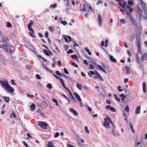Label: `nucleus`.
I'll return each mask as SVG.
<instances>
[{"mask_svg": "<svg viewBox=\"0 0 147 147\" xmlns=\"http://www.w3.org/2000/svg\"><path fill=\"white\" fill-rule=\"evenodd\" d=\"M55 73L57 75L60 76L61 73L59 71H56Z\"/></svg>", "mask_w": 147, "mask_h": 147, "instance_id": "64", "label": "nucleus"}, {"mask_svg": "<svg viewBox=\"0 0 147 147\" xmlns=\"http://www.w3.org/2000/svg\"><path fill=\"white\" fill-rule=\"evenodd\" d=\"M38 56L41 59H43L44 61H45V62H46L47 61V60L45 59H44V58H43L40 55H38Z\"/></svg>", "mask_w": 147, "mask_h": 147, "instance_id": "50", "label": "nucleus"}, {"mask_svg": "<svg viewBox=\"0 0 147 147\" xmlns=\"http://www.w3.org/2000/svg\"><path fill=\"white\" fill-rule=\"evenodd\" d=\"M47 87L49 89H51L52 88V85L50 83L48 84L47 86Z\"/></svg>", "mask_w": 147, "mask_h": 147, "instance_id": "45", "label": "nucleus"}, {"mask_svg": "<svg viewBox=\"0 0 147 147\" xmlns=\"http://www.w3.org/2000/svg\"><path fill=\"white\" fill-rule=\"evenodd\" d=\"M64 39L66 42L68 41L70 42L71 40V38L69 36H67L66 37H65Z\"/></svg>", "mask_w": 147, "mask_h": 147, "instance_id": "17", "label": "nucleus"}, {"mask_svg": "<svg viewBox=\"0 0 147 147\" xmlns=\"http://www.w3.org/2000/svg\"><path fill=\"white\" fill-rule=\"evenodd\" d=\"M0 84H1V86L3 88L7 89L9 92H12L14 90V88L9 85L7 80L0 81Z\"/></svg>", "mask_w": 147, "mask_h": 147, "instance_id": "2", "label": "nucleus"}, {"mask_svg": "<svg viewBox=\"0 0 147 147\" xmlns=\"http://www.w3.org/2000/svg\"><path fill=\"white\" fill-rule=\"evenodd\" d=\"M125 110L127 112L129 111V108L128 105H127L125 108Z\"/></svg>", "mask_w": 147, "mask_h": 147, "instance_id": "44", "label": "nucleus"}, {"mask_svg": "<svg viewBox=\"0 0 147 147\" xmlns=\"http://www.w3.org/2000/svg\"><path fill=\"white\" fill-rule=\"evenodd\" d=\"M31 106V110H34L36 108V105L34 103H32L31 105H30Z\"/></svg>", "mask_w": 147, "mask_h": 147, "instance_id": "26", "label": "nucleus"}, {"mask_svg": "<svg viewBox=\"0 0 147 147\" xmlns=\"http://www.w3.org/2000/svg\"><path fill=\"white\" fill-rule=\"evenodd\" d=\"M120 22L121 23L124 24L125 23V21L124 19H121L120 20Z\"/></svg>", "mask_w": 147, "mask_h": 147, "instance_id": "46", "label": "nucleus"}, {"mask_svg": "<svg viewBox=\"0 0 147 147\" xmlns=\"http://www.w3.org/2000/svg\"><path fill=\"white\" fill-rule=\"evenodd\" d=\"M84 63L86 65H88V63L87 62L86 60H84L83 61Z\"/></svg>", "mask_w": 147, "mask_h": 147, "instance_id": "61", "label": "nucleus"}, {"mask_svg": "<svg viewBox=\"0 0 147 147\" xmlns=\"http://www.w3.org/2000/svg\"><path fill=\"white\" fill-rule=\"evenodd\" d=\"M95 75L96 76L94 77L95 78H98L101 80L104 81L103 79L102 78V76L99 73L96 72L95 73Z\"/></svg>", "mask_w": 147, "mask_h": 147, "instance_id": "12", "label": "nucleus"}, {"mask_svg": "<svg viewBox=\"0 0 147 147\" xmlns=\"http://www.w3.org/2000/svg\"><path fill=\"white\" fill-rule=\"evenodd\" d=\"M85 131L87 133H90V131L88 129V127L87 126H86L85 127Z\"/></svg>", "mask_w": 147, "mask_h": 147, "instance_id": "42", "label": "nucleus"}, {"mask_svg": "<svg viewBox=\"0 0 147 147\" xmlns=\"http://www.w3.org/2000/svg\"><path fill=\"white\" fill-rule=\"evenodd\" d=\"M59 80L61 84H62L63 86H65V83L63 80L61 78Z\"/></svg>", "mask_w": 147, "mask_h": 147, "instance_id": "37", "label": "nucleus"}, {"mask_svg": "<svg viewBox=\"0 0 147 147\" xmlns=\"http://www.w3.org/2000/svg\"><path fill=\"white\" fill-rule=\"evenodd\" d=\"M59 136V134L58 132L56 133V134L54 136L55 137H57Z\"/></svg>", "mask_w": 147, "mask_h": 147, "instance_id": "60", "label": "nucleus"}, {"mask_svg": "<svg viewBox=\"0 0 147 147\" xmlns=\"http://www.w3.org/2000/svg\"><path fill=\"white\" fill-rule=\"evenodd\" d=\"M72 65H74L75 67H78V65L74 63H72Z\"/></svg>", "mask_w": 147, "mask_h": 147, "instance_id": "63", "label": "nucleus"}, {"mask_svg": "<svg viewBox=\"0 0 147 147\" xmlns=\"http://www.w3.org/2000/svg\"><path fill=\"white\" fill-rule=\"evenodd\" d=\"M7 26L8 27H12V25L9 22H7Z\"/></svg>", "mask_w": 147, "mask_h": 147, "instance_id": "40", "label": "nucleus"}, {"mask_svg": "<svg viewBox=\"0 0 147 147\" xmlns=\"http://www.w3.org/2000/svg\"><path fill=\"white\" fill-rule=\"evenodd\" d=\"M64 72L66 74H69L68 71L65 68L64 69Z\"/></svg>", "mask_w": 147, "mask_h": 147, "instance_id": "49", "label": "nucleus"}, {"mask_svg": "<svg viewBox=\"0 0 147 147\" xmlns=\"http://www.w3.org/2000/svg\"><path fill=\"white\" fill-rule=\"evenodd\" d=\"M141 107L140 106H138L136 109V114H138L140 113V110Z\"/></svg>", "mask_w": 147, "mask_h": 147, "instance_id": "19", "label": "nucleus"}, {"mask_svg": "<svg viewBox=\"0 0 147 147\" xmlns=\"http://www.w3.org/2000/svg\"><path fill=\"white\" fill-rule=\"evenodd\" d=\"M128 81H129V80H128V78H125L124 79V82L125 83H126V82H128Z\"/></svg>", "mask_w": 147, "mask_h": 147, "instance_id": "62", "label": "nucleus"}, {"mask_svg": "<svg viewBox=\"0 0 147 147\" xmlns=\"http://www.w3.org/2000/svg\"><path fill=\"white\" fill-rule=\"evenodd\" d=\"M127 8L129 9V11H128L127 9H125V11L127 15L128 16L129 18L131 20L132 19H133L132 17L130 15V13L133 12L134 10L133 7H130V6H128Z\"/></svg>", "mask_w": 147, "mask_h": 147, "instance_id": "4", "label": "nucleus"}, {"mask_svg": "<svg viewBox=\"0 0 147 147\" xmlns=\"http://www.w3.org/2000/svg\"><path fill=\"white\" fill-rule=\"evenodd\" d=\"M11 83L13 85H15L16 84L15 83L14 80H12L11 81Z\"/></svg>", "mask_w": 147, "mask_h": 147, "instance_id": "55", "label": "nucleus"}, {"mask_svg": "<svg viewBox=\"0 0 147 147\" xmlns=\"http://www.w3.org/2000/svg\"><path fill=\"white\" fill-rule=\"evenodd\" d=\"M69 95H70V97L71 98H72L73 99V101H74L75 103H76V101L75 98H74L71 92H69Z\"/></svg>", "mask_w": 147, "mask_h": 147, "instance_id": "35", "label": "nucleus"}, {"mask_svg": "<svg viewBox=\"0 0 147 147\" xmlns=\"http://www.w3.org/2000/svg\"><path fill=\"white\" fill-rule=\"evenodd\" d=\"M85 49L89 55H91V52L90 51L89 49H88L86 47Z\"/></svg>", "mask_w": 147, "mask_h": 147, "instance_id": "36", "label": "nucleus"}, {"mask_svg": "<svg viewBox=\"0 0 147 147\" xmlns=\"http://www.w3.org/2000/svg\"><path fill=\"white\" fill-rule=\"evenodd\" d=\"M105 122L103 123V126L106 128L110 129V123H111L113 125V131L114 132V128L115 127L111 119L109 117L106 118L104 119Z\"/></svg>", "mask_w": 147, "mask_h": 147, "instance_id": "3", "label": "nucleus"}, {"mask_svg": "<svg viewBox=\"0 0 147 147\" xmlns=\"http://www.w3.org/2000/svg\"><path fill=\"white\" fill-rule=\"evenodd\" d=\"M67 147H75V146L71 144H67Z\"/></svg>", "mask_w": 147, "mask_h": 147, "instance_id": "54", "label": "nucleus"}, {"mask_svg": "<svg viewBox=\"0 0 147 147\" xmlns=\"http://www.w3.org/2000/svg\"><path fill=\"white\" fill-rule=\"evenodd\" d=\"M34 23V22L32 20H31L28 25V28L30 31H32L33 32V30L32 28V26L33 25Z\"/></svg>", "mask_w": 147, "mask_h": 147, "instance_id": "6", "label": "nucleus"}, {"mask_svg": "<svg viewBox=\"0 0 147 147\" xmlns=\"http://www.w3.org/2000/svg\"><path fill=\"white\" fill-rule=\"evenodd\" d=\"M142 61L145 59L147 61V53L143 55L141 57Z\"/></svg>", "mask_w": 147, "mask_h": 147, "instance_id": "16", "label": "nucleus"}, {"mask_svg": "<svg viewBox=\"0 0 147 147\" xmlns=\"http://www.w3.org/2000/svg\"><path fill=\"white\" fill-rule=\"evenodd\" d=\"M38 125L42 128L45 129H47V127L48 126L47 123L41 121L38 122Z\"/></svg>", "mask_w": 147, "mask_h": 147, "instance_id": "5", "label": "nucleus"}, {"mask_svg": "<svg viewBox=\"0 0 147 147\" xmlns=\"http://www.w3.org/2000/svg\"><path fill=\"white\" fill-rule=\"evenodd\" d=\"M36 77L38 79H41V78L40 76L38 74H37L36 75Z\"/></svg>", "mask_w": 147, "mask_h": 147, "instance_id": "56", "label": "nucleus"}, {"mask_svg": "<svg viewBox=\"0 0 147 147\" xmlns=\"http://www.w3.org/2000/svg\"><path fill=\"white\" fill-rule=\"evenodd\" d=\"M73 51L71 49H69L67 51V53L68 54H69L70 53H73Z\"/></svg>", "mask_w": 147, "mask_h": 147, "instance_id": "57", "label": "nucleus"}, {"mask_svg": "<svg viewBox=\"0 0 147 147\" xmlns=\"http://www.w3.org/2000/svg\"><path fill=\"white\" fill-rule=\"evenodd\" d=\"M114 96L116 100L118 102H120V99L117 97V96L116 94H114Z\"/></svg>", "mask_w": 147, "mask_h": 147, "instance_id": "31", "label": "nucleus"}, {"mask_svg": "<svg viewBox=\"0 0 147 147\" xmlns=\"http://www.w3.org/2000/svg\"><path fill=\"white\" fill-rule=\"evenodd\" d=\"M30 31L31 32H30L29 33V34L30 35V36H31V37H33L34 38L35 37V36L34 35V30H33V32L32 31Z\"/></svg>", "mask_w": 147, "mask_h": 147, "instance_id": "32", "label": "nucleus"}, {"mask_svg": "<svg viewBox=\"0 0 147 147\" xmlns=\"http://www.w3.org/2000/svg\"><path fill=\"white\" fill-rule=\"evenodd\" d=\"M43 52L47 56H49L50 55L52 56L53 55L52 53L49 50L43 49Z\"/></svg>", "mask_w": 147, "mask_h": 147, "instance_id": "7", "label": "nucleus"}, {"mask_svg": "<svg viewBox=\"0 0 147 147\" xmlns=\"http://www.w3.org/2000/svg\"><path fill=\"white\" fill-rule=\"evenodd\" d=\"M121 87L120 86H119L118 87V90L119 92H121L123 91L122 89H121Z\"/></svg>", "mask_w": 147, "mask_h": 147, "instance_id": "48", "label": "nucleus"}, {"mask_svg": "<svg viewBox=\"0 0 147 147\" xmlns=\"http://www.w3.org/2000/svg\"><path fill=\"white\" fill-rule=\"evenodd\" d=\"M137 12L139 15L140 20L142 16V11L140 8H137Z\"/></svg>", "mask_w": 147, "mask_h": 147, "instance_id": "10", "label": "nucleus"}, {"mask_svg": "<svg viewBox=\"0 0 147 147\" xmlns=\"http://www.w3.org/2000/svg\"><path fill=\"white\" fill-rule=\"evenodd\" d=\"M77 87L80 90H81L82 89V85L79 84H78L76 85Z\"/></svg>", "mask_w": 147, "mask_h": 147, "instance_id": "27", "label": "nucleus"}, {"mask_svg": "<svg viewBox=\"0 0 147 147\" xmlns=\"http://www.w3.org/2000/svg\"><path fill=\"white\" fill-rule=\"evenodd\" d=\"M5 101L7 103H8L10 101V98L9 97L7 96H4L3 97Z\"/></svg>", "mask_w": 147, "mask_h": 147, "instance_id": "25", "label": "nucleus"}, {"mask_svg": "<svg viewBox=\"0 0 147 147\" xmlns=\"http://www.w3.org/2000/svg\"><path fill=\"white\" fill-rule=\"evenodd\" d=\"M71 57L73 58V59H74L75 58L76 59H78V58L77 57V56L76 55H72L71 56Z\"/></svg>", "mask_w": 147, "mask_h": 147, "instance_id": "41", "label": "nucleus"}, {"mask_svg": "<svg viewBox=\"0 0 147 147\" xmlns=\"http://www.w3.org/2000/svg\"><path fill=\"white\" fill-rule=\"evenodd\" d=\"M143 91L144 92L146 91V84L145 82H144L143 83Z\"/></svg>", "mask_w": 147, "mask_h": 147, "instance_id": "21", "label": "nucleus"}, {"mask_svg": "<svg viewBox=\"0 0 147 147\" xmlns=\"http://www.w3.org/2000/svg\"><path fill=\"white\" fill-rule=\"evenodd\" d=\"M49 30H50L51 32H53L55 30L54 28L52 26H49Z\"/></svg>", "mask_w": 147, "mask_h": 147, "instance_id": "34", "label": "nucleus"}, {"mask_svg": "<svg viewBox=\"0 0 147 147\" xmlns=\"http://www.w3.org/2000/svg\"><path fill=\"white\" fill-rule=\"evenodd\" d=\"M125 68L127 71L126 74H129L130 73V70L129 67L128 66H125Z\"/></svg>", "mask_w": 147, "mask_h": 147, "instance_id": "23", "label": "nucleus"}, {"mask_svg": "<svg viewBox=\"0 0 147 147\" xmlns=\"http://www.w3.org/2000/svg\"><path fill=\"white\" fill-rule=\"evenodd\" d=\"M53 75L57 79H59V80L61 78L55 74H53Z\"/></svg>", "mask_w": 147, "mask_h": 147, "instance_id": "52", "label": "nucleus"}, {"mask_svg": "<svg viewBox=\"0 0 147 147\" xmlns=\"http://www.w3.org/2000/svg\"><path fill=\"white\" fill-rule=\"evenodd\" d=\"M52 101L54 102L56 104V105L57 106H59V105L58 104V102L56 99H53L52 100Z\"/></svg>", "mask_w": 147, "mask_h": 147, "instance_id": "39", "label": "nucleus"}, {"mask_svg": "<svg viewBox=\"0 0 147 147\" xmlns=\"http://www.w3.org/2000/svg\"><path fill=\"white\" fill-rule=\"evenodd\" d=\"M42 67L43 68L45 69L46 70L48 71H50V72L51 73H53V71L51 70H49V68H48V67H47V66L46 65H45L44 64H42Z\"/></svg>", "mask_w": 147, "mask_h": 147, "instance_id": "18", "label": "nucleus"}, {"mask_svg": "<svg viewBox=\"0 0 147 147\" xmlns=\"http://www.w3.org/2000/svg\"><path fill=\"white\" fill-rule=\"evenodd\" d=\"M119 5L123 8H125L126 7V6L127 5L125 2H124L123 3H119Z\"/></svg>", "mask_w": 147, "mask_h": 147, "instance_id": "24", "label": "nucleus"}, {"mask_svg": "<svg viewBox=\"0 0 147 147\" xmlns=\"http://www.w3.org/2000/svg\"><path fill=\"white\" fill-rule=\"evenodd\" d=\"M97 68L98 70H102L105 73H106V70L105 69H104V68L100 65H97Z\"/></svg>", "mask_w": 147, "mask_h": 147, "instance_id": "13", "label": "nucleus"}, {"mask_svg": "<svg viewBox=\"0 0 147 147\" xmlns=\"http://www.w3.org/2000/svg\"><path fill=\"white\" fill-rule=\"evenodd\" d=\"M88 8L89 10L91 11V12H94V9H92V7L91 6H88Z\"/></svg>", "mask_w": 147, "mask_h": 147, "instance_id": "43", "label": "nucleus"}, {"mask_svg": "<svg viewBox=\"0 0 147 147\" xmlns=\"http://www.w3.org/2000/svg\"><path fill=\"white\" fill-rule=\"evenodd\" d=\"M137 47L138 49V51L140 52V51L141 50V42H140V39L138 41V42H137Z\"/></svg>", "mask_w": 147, "mask_h": 147, "instance_id": "15", "label": "nucleus"}, {"mask_svg": "<svg viewBox=\"0 0 147 147\" xmlns=\"http://www.w3.org/2000/svg\"><path fill=\"white\" fill-rule=\"evenodd\" d=\"M128 3L130 5H131V6L132 5L134 4L133 1L131 0L129 1L128 2Z\"/></svg>", "mask_w": 147, "mask_h": 147, "instance_id": "38", "label": "nucleus"}, {"mask_svg": "<svg viewBox=\"0 0 147 147\" xmlns=\"http://www.w3.org/2000/svg\"><path fill=\"white\" fill-rule=\"evenodd\" d=\"M84 141L83 139H80L79 142V144L80 145L82 146L83 145V144L84 143Z\"/></svg>", "mask_w": 147, "mask_h": 147, "instance_id": "29", "label": "nucleus"}, {"mask_svg": "<svg viewBox=\"0 0 147 147\" xmlns=\"http://www.w3.org/2000/svg\"><path fill=\"white\" fill-rule=\"evenodd\" d=\"M13 116L14 118H16V115L15 114V113L14 112H13L11 113V117H12Z\"/></svg>", "mask_w": 147, "mask_h": 147, "instance_id": "47", "label": "nucleus"}, {"mask_svg": "<svg viewBox=\"0 0 147 147\" xmlns=\"http://www.w3.org/2000/svg\"><path fill=\"white\" fill-rule=\"evenodd\" d=\"M129 125H130V127L131 129L132 132L133 133H135V130H134V129L133 126L131 124V123H129Z\"/></svg>", "mask_w": 147, "mask_h": 147, "instance_id": "33", "label": "nucleus"}, {"mask_svg": "<svg viewBox=\"0 0 147 147\" xmlns=\"http://www.w3.org/2000/svg\"><path fill=\"white\" fill-rule=\"evenodd\" d=\"M9 39L5 35L3 34L0 36V46L3 47H7L9 46L8 43Z\"/></svg>", "mask_w": 147, "mask_h": 147, "instance_id": "1", "label": "nucleus"}, {"mask_svg": "<svg viewBox=\"0 0 147 147\" xmlns=\"http://www.w3.org/2000/svg\"><path fill=\"white\" fill-rule=\"evenodd\" d=\"M47 147H55L53 143L51 141H49L48 142Z\"/></svg>", "mask_w": 147, "mask_h": 147, "instance_id": "20", "label": "nucleus"}, {"mask_svg": "<svg viewBox=\"0 0 147 147\" xmlns=\"http://www.w3.org/2000/svg\"><path fill=\"white\" fill-rule=\"evenodd\" d=\"M105 109H106L108 110L109 109L112 111L113 112H115L116 111V109L113 107H111L109 105H107L105 107Z\"/></svg>", "mask_w": 147, "mask_h": 147, "instance_id": "9", "label": "nucleus"}, {"mask_svg": "<svg viewBox=\"0 0 147 147\" xmlns=\"http://www.w3.org/2000/svg\"><path fill=\"white\" fill-rule=\"evenodd\" d=\"M63 87L65 88L66 90H67L69 92H69H71L70 91V90H69L68 87H66L65 86H64Z\"/></svg>", "mask_w": 147, "mask_h": 147, "instance_id": "59", "label": "nucleus"}, {"mask_svg": "<svg viewBox=\"0 0 147 147\" xmlns=\"http://www.w3.org/2000/svg\"><path fill=\"white\" fill-rule=\"evenodd\" d=\"M131 22L135 26H137L136 21L134 19H132L131 20Z\"/></svg>", "mask_w": 147, "mask_h": 147, "instance_id": "28", "label": "nucleus"}, {"mask_svg": "<svg viewBox=\"0 0 147 147\" xmlns=\"http://www.w3.org/2000/svg\"><path fill=\"white\" fill-rule=\"evenodd\" d=\"M110 60L113 62H115L117 60L115 59L113 56L110 55Z\"/></svg>", "mask_w": 147, "mask_h": 147, "instance_id": "22", "label": "nucleus"}, {"mask_svg": "<svg viewBox=\"0 0 147 147\" xmlns=\"http://www.w3.org/2000/svg\"><path fill=\"white\" fill-rule=\"evenodd\" d=\"M98 21L99 26H101L102 24V18L100 14H98Z\"/></svg>", "mask_w": 147, "mask_h": 147, "instance_id": "8", "label": "nucleus"}, {"mask_svg": "<svg viewBox=\"0 0 147 147\" xmlns=\"http://www.w3.org/2000/svg\"><path fill=\"white\" fill-rule=\"evenodd\" d=\"M57 5L56 3H55L53 4H51L50 6V8H55L56 7H57Z\"/></svg>", "mask_w": 147, "mask_h": 147, "instance_id": "30", "label": "nucleus"}, {"mask_svg": "<svg viewBox=\"0 0 147 147\" xmlns=\"http://www.w3.org/2000/svg\"><path fill=\"white\" fill-rule=\"evenodd\" d=\"M136 60H137V61H138V62H139L140 61V58L138 57V54H137V58H136Z\"/></svg>", "mask_w": 147, "mask_h": 147, "instance_id": "58", "label": "nucleus"}, {"mask_svg": "<svg viewBox=\"0 0 147 147\" xmlns=\"http://www.w3.org/2000/svg\"><path fill=\"white\" fill-rule=\"evenodd\" d=\"M69 111L75 115L77 116L78 115V112L72 108H70Z\"/></svg>", "mask_w": 147, "mask_h": 147, "instance_id": "11", "label": "nucleus"}, {"mask_svg": "<svg viewBox=\"0 0 147 147\" xmlns=\"http://www.w3.org/2000/svg\"><path fill=\"white\" fill-rule=\"evenodd\" d=\"M61 23L63 25H65L67 24V22L66 21H61Z\"/></svg>", "mask_w": 147, "mask_h": 147, "instance_id": "53", "label": "nucleus"}, {"mask_svg": "<svg viewBox=\"0 0 147 147\" xmlns=\"http://www.w3.org/2000/svg\"><path fill=\"white\" fill-rule=\"evenodd\" d=\"M26 67L29 69H31L30 65H26Z\"/></svg>", "mask_w": 147, "mask_h": 147, "instance_id": "51", "label": "nucleus"}, {"mask_svg": "<svg viewBox=\"0 0 147 147\" xmlns=\"http://www.w3.org/2000/svg\"><path fill=\"white\" fill-rule=\"evenodd\" d=\"M74 95L79 101H82V99L78 94L76 92H75L74 93Z\"/></svg>", "mask_w": 147, "mask_h": 147, "instance_id": "14", "label": "nucleus"}]
</instances>
